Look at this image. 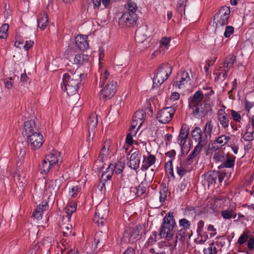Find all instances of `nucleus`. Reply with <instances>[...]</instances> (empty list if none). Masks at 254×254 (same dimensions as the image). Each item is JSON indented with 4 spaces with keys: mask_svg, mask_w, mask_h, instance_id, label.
<instances>
[{
    "mask_svg": "<svg viewBox=\"0 0 254 254\" xmlns=\"http://www.w3.org/2000/svg\"><path fill=\"white\" fill-rule=\"evenodd\" d=\"M217 119L222 127L226 129L229 127L230 119L223 109H219L217 113Z\"/></svg>",
    "mask_w": 254,
    "mask_h": 254,
    "instance_id": "a211bd4d",
    "label": "nucleus"
},
{
    "mask_svg": "<svg viewBox=\"0 0 254 254\" xmlns=\"http://www.w3.org/2000/svg\"><path fill=\"white\" fill-rule=\"evenodd\" d=\"M48 23V17L46 13L41 12L37 18V25L41 29L44 30Z\"/></svg>",
    "mask_w": 254,
    "mask_h": 254,
    "instance_id": "7c9ffc66",
    "label": "nucleus"
},
{
    "mask_svg": "<svg viewBox=\"0 0 254 254\" xmlns=\"http://www.w3.org/2000/svg\"><path fill=\"white\" fill-rule=\"evenodd\" d=\"M137 16L136 13H128L124 11L119 19V25L122 28L130 27L136 23Z\"/></svg>",
    "mask_w": 254,
    "mask_h": 254,
    "instance_id": "9b49d317",
    "label": "nucleus"
},
{
    "mask_svg": "<svg viewBox=\"0 0 254 254\" xmlns=\"http://www.w3.org/2000/svg\"><path fill=\"white\" fill-rule=\"evenodd\" d=\"M81 188L79 186H72L69 190V194L72 197H75L77 196L78 193L80 191Z\"/></svg>",
    "mask_w": 254,
    "mask_h": 254,
    "instance_id": "5fc2aeb1",
    "label": "nucleus"
},
{
    "mask_svg": "<svg viewBox=\"0 0 254 254\" xmlns=\"http://www.w3.org/2000/svg\"><path fill=\"white\" fill-rule=\"evenodd\" d=\"M232 210H224L221 212V215L225 219H230L232 218Z\"/></svg>",
    "mask_w": 254,
    "mask_h": 254,
    "instance_id": "052dcab7",
    "label": "nucleus"
},
{
    "mask_svg": "<svg viewBox=\"0 0 254 254\" xmlns=\"http://www.w3.org/2000/svg\"><path fill=\"white\" fill-rule=\"evenodd\" d=\"M157 233L156 231H153L151 235L147 240L146 244L148 246L154 245L157 240Z\"/></svg>",
    "mask_w": 254,
    "mask_h": 254,
    "instance_id": "864d4df0",
    "label": "nucleus"
},
{
    "mask_svg": "<svg viewBox=\"0 0 254 254\" xmlns=\"http://www.w3.org/2000/svg\"><path fill=\"white\" fill-rule=\"evenodd\" d=\"M87 37L86 35H79L75 38V44L76 47L81 51L86 50L88 48Z\"/></svg>",
    "mask_w": 254,
    "mask_h": 254,
    "instance_id": "4be33fe9",
    "label": "nucleus"
},
{
    "mask_svg": "<svg viewBox=\"0 0 254 254\" xmlns=\"http://www.w3.org/2000/svg\"><path fill=\"white\" fill-rule=\"evenodd\" d=\"M82 76L85 77V75L77 70L74 73H65L63 75V82L61 84L62 90L66 91L69 96L76 94Z\"/></svg>",
    "mask_w": 254,
    "mask_h": 254,
    "instance_id": "f03ea898",
    "label": "nucleus"
},
{
    "mask_svg": "<svg viewBox=\"0 0 254 254\" xmlns=\"http://www.w3.org/2000/svg\"><path fill=\"white\" fill-rule=\"evenodd\" d=\"M234 28L232 26H227L225 27L224 36L225 38H229L234 33Z\"/></svg>",
    "mask_w": 254,
    "mask_h": 254,
    "instance_id": "13d9d810",
    "label": "nucleus"
},
{
    "mask_svg": "<svg viewBox=\"0 0 254 254\" xmlns=\"http://www.w3.org/2000/svg\"><path fill=\"white\" fill-rule=\"evenodd\" d=\"M248 247L250 250L254 249V237H252L248 240Z\"/></svg>",
    "mask_w": 254,
    "mask_h": 254,
    "instance_id": "774afa93",
    "label": "nucleus"
},
{
    "mask_svg": "<svg viewBox=\"0 0 254 254\" xmlns=\"http://www.w3.org/2000/svg\"><path fill=\"white\" fill-rule=\"evenodd\" d=\"M213 127V123L212 121H208L206 123L203 130V133L204 135H206L207 139L208 136L209 137H211Z\"/></svg>",
    "mask_w": 254,
    "mask_h": 254,
    "instance_id": "ea45409f",
    "label": "nucleus"
},
{
    "mask_svg": "<svg viewBox=\"0 0 254 254\" xmlns=\"http://www.w3.org/2000/svg\"><path fill=\"white\" fill-rule=\"evenodd\" d=\"M226 156L223 151H218L215 152L213 155V158L215 162H223Z\"/></svg>",
    "mask_w": 254,
    "mask_h": 254,
    "instance_id": "de8ad7c7",
    "label": "nucleus"
},
{
    "mask_svg": "<svg viewBox=\"0 0 254 254\" xmlns=\"http://www.w3.org/2000/svg\"><path fill=\"white\" fill-rule=\"evenodd\" d=\"M188 5V0H179L177 4L178 11L186 16V8Z\"/></svg>",
    "mask_w": 254,
    "mask_h": 254,
    "instance_id": "e433bc0d",
    "label": "nucleus"
},
{
    "mask_svg": "<svg viewBox=\"0 0 254 254\" xmlns=\"http://www.w3.org/2000/svg\"><path fill=\"white\" fill-rule=\"evenodd\" d=\"M146 192V188L142 185H139L136 189V194L140 196Z\"/></svg>",
    "mask_w": 254,
    "mask_h": 254,
    "instance_id": "0e129e2a",
    "label": "nucleus"
},
{
    "mask_svg": "<svg viewBox=\"0 0 254 254\" xmlns=\"http://www.w3.org/2000/svg\"><path fill=\"white\" fill-rule=\"evenodd\" d=\"M175 112L172 107L163 108L158 112L156 118L160 123L167 124L172 120Z\"/></svg>",
    "mask_w": 254,
    "mask_h": 254,
    "instance_id": "1a4fd4ad",
    "label": "nucleus"
},
{
    "mask_svg": "<svg viewBox=\"0 0 254 254\" xmlns=\"http://www.w3.org/2000/svg\"><path fill=\"white\" fill-rule=\"evenodd\" d=\"M203 254H216L218 252L217 248L214 245V242H211L209 244L208 248L203 249Z\"/></svg>",
    "mask_w": 254,
    "mask_h": 254,
    "instance_id": "49530a36",
    "label": "nucleus"
},
{
    "mask_svg": "<svg viewBox=\"0 0 254 254\" xmlns=\"http://www.w3.org/2000/svg\"><path fill=\"white\" fill-rule=\"evenodd\" d=\"M190 80V78L188 72L186 71H180L177 74L176 81L173 86L181 89L185 87V85Z\"/></svg>",
    "mask_w": 254,
    "mask_h": 254,
    "instance_id": "ddd939ff",
    "label": "nucleus"
},
{
    "mask_svg": "<svg viewBox=\"0 0 254 254\" xmlns=\"http://www.w3.org/2000/svg\"><path fill=\"white\" fill-rule=\"evenodd\" d=\"M203 98L202 92L197 91L188 99L189 108L191 114L196 118L202 119L211 112L210 104L203 101Z\"/></svg>",
    "mask_w": 254,
    "mask_h": 254,
    "instance_id": "f257e3e1",
    "label": "nucleus"
},
{
    "mask_svg": "<svg viewBox=\"0 0 254 254\" xmlns=\"http://www.w3.org/2000/svg\"><path fill=\"white\" fill-rule=\"evenodd\" d=\"M248 237V235L245 233H244L239 237L238 240V243L241 245L244 244L247 241Z\"/></svg>",
    "mask_w": 254,
    "mask_h": 254,
    "instance_id": "680f3d73",
    "label": "nucleus"
},
{
    "mask_svg": "<svg viewBox=\"0 0 254 254\" xmlns=\"http://www.w3.org/2000/svg\"><path fill=\"white\" fill-rule=\"evenodd\" d=\"M155 161L156 158L153 155H149L147 159H146L145 156L144 155L141 169L142 171L147 170L151 166L155 163Z\"/></svg>",
    "mask_w": 254,
    "mask_h": 254,
    "instance_id": "c85d7f7f",
    "label": "nucleus"
},
{
    "mask_svg": "<svg viewBox=\"0 0 254 254\" xmlns=\"http://www.w3.org/2000/svg\"><path fill=\"white\" fill-rule=\"evenodd\" d=\"M76 205L73 203L69 204L65 208V212L67 214V217L69 218L72 214L76 210Z\"/></svg>",
    "mask_w": 254,
    "mask_h": 254,
    "instance_id": "3c124183",
    "label": "nucleus"
},
{
    "mask_svg": "<svg viewBox=\"0 0 254 254\" xmlns=\"http://www.w3.org/2000/svg\"><path fill=\"white\" fill-rule=\"evenodd\" d=\"M130 152L132 153L127 162V166L132 169L136 170L139 167L141 154L137 149H131Z\"/></svg>",
    "mask_w": 254,
    "mask_h": 254,
    "instance_id": "f8f14e48",
    "label": "nucleus"
},
{
    "mask_svg": "<svg viewBox=\"0 0 254 254\" xmlns=\"http://www.w3.org/2000/svg\"><path fill=\"white\" fill-rule=\"evenodd\" d=\"M217 210V205L212 203L207 204L206 206L204 207L203 208V212L210 214L216 213Z\"/></svg>",
    "mask_w": 254,
    "mask_h": 254,
    "instance_id": "37998d69",
    "label": "nucleus"
},
{
    "mask_svg": "<svg viewBox=\"0 0 254 254\" xmlns=\"http://www.w3.org/2000/svg\"><path fill=\"white\" fill-rule=\"evenodd\" d=\"M54 167L50 162L46 160L45 157L42 161V163L39 165V170L42 174L46 175Z\"/></svg>",
    "mask_w": 254,
    "mask_h": 254,
    "instance_id": "f704fd0d",
    "label": "nucleus"
},
{
    "mask_svg": "<svg viewBox=\"0 0 254 254\" xmlns=\"http://www.w3.org/2000/svg\"><path fill=\"white\" fill-rule=\"evenodd\" d=\"M179 227L181 229L178 231L176 237L175 244H176L179 239V235L182 238L188 237L190 238L192 234L190 230V222L186 218H182L179 221Z\"/></svg>",
    "mask_w": 254,
    "mask_h": 254,
    "instance_id": "0eeeda50",
    "label": "nucleus"
},
{
    "mask_svg": "<svg viewBox=\"0 0 254 254\" xmlns=\"http://www.w3.org/2000/svg\"><path fill=\"white\" fill-rule=\"evenodd\" d=\"M236 61V58L234 55H229L225 58L222 66L230 70L233 67Z\"/></svg>",
    "mask_w": 254,
    "mask_h": 254,
    "instance_id": "473e14b6",
    "label": "nucleus"
},
{
    "mask_svg": "<svg viewBox=\"0 0 254 254\" xmlns=\"http://www.w3.org/2000/svg\"><path fill=\"white\" fill-rule=\"evenodd\" d=\"M110 140H107L104 142L98 156V160L99 162L103 163L107 159V156L109 154V151L110 147Z\"/></svg>",
    "mask_w": 254,
    "mask_h": 254,
    "instance_id": "b1692460",
    "label": "nucleus"
},
{
    "mask_svg": "<svg viewBox=\"0 0 254 254\" xmlns=\"http://www.w3.org/2000/svg\"><path fill=\"white\" fill-rule=\"evenodd\" d=\"M165 170L167 173L170 174L172 177L174 178L175 175L173 171V163L172 160H169L165 166Z\"/></svg>",
    "mask_w": 254,
    "mask_h": 254,
    "instance_id": "09e8293b",
    "label": "nucleus"
},
{
    "mask_svg": "<svg viewBox=\"0 0 254 254\" xmlns=\"http://www.w3.org/2000/svg\"><path fill=\"white\" fill-rule=\"evenodd\" d=\"M98 124L97 116L95 114H91L87 120V127L88 129V136L87 141L91 142L94 137L95 132L96 130V127Z\"/></svg>",
    "mask_w": 254,
    "mask_h": 254,
    "instance_id": "9d476101",
    "label": "nucleus"
},
{
    "mask_svg": "<svg viewBox=\"0 0 254 254\" xmlns=\"http://www.w3.org/2000/svg\"><path fill=\"white\" fill-rule=\"evenodd\" d=\"M243 138L246 141H252L254 140V134L252 130L250 129V127L248 125L246 131L243 135Z\"/></svg>",
    "mask_w": 254,
    "mask_h": 254,
    "instance_id": "a18cd8bd",
    "label": "nucleus"
},
{
    "mask_svg": "<svg viewBox=\"0 0 254 254\" xmlns=\"http://www.w3.org/2000/svg\"><path fill=\"white\" fill-rule=\"evenodd\" d=\"M110 170H107L106 172H104L102 175L100 182L99 184L98 187H101L100 190H102L103 188L105 189L106 184L110 180L112 176V172H109Z\"/></svg>",
    "mask_w": 254,
    "mask_h": 254,
    "instance_id": "c756f323",
    "label": "nucleus"
},
{
    "mask_svg": "<svg viewBox=\"0 0 254 254\" xmlns=\"http://www.w3.org/2000/svg\"><path fill=\"white\" fill-rule=\"evenodd\" d=\"M117 88V82L109 79L105 87L99 92L100 99L106 101L112 98L116 94Z\"/></svg>",
    "mask_w": 254,
    "mask_h": 254,
    "instance_id": "39448f33",
    "label": "nucleus"
},
{
    "mask_svg": "<svg viewBox=\"0 0 254 254\" xmlns=\"http://www.w3.org/2000/svg\"><path fill=\"white\" fill-rule=\"evenodd\" d=\"M245 109L248 116L252 115L254 114V103L246 100L244 101Z\"/></svg>",
    "mask_w": 254,
    "mask_h": 254,
    "instance_id": "a19ab883",
    "label": "nucleus"
},
{
    "mask_svg": "<svg viewBox=\"0 0 254 254\" xmlns=\"http://www.w3.org/2000/svg\"><path fill=\"white\" fill-rule=\"evenodd\" d=\"M230 8L224 6L215 14L214 16V22L216 23V27L218 26L227 25L230 16Z\"/></svg>",
    "mask_w": 254,
    "mask_h": 254,
    "instance_id": "423d86ee",
    "label": "nucleus"
},
{
    "mask_svg": "<svg viewBox=\"0 0 254 254\" xmlns=\"http://www.w3.org/2000/svg\"><path fill=\"white\" fill-rule=\"evenodd\" d=\"M189 134V127L186 124L183 125L178 136V143L182 147L184 146L188 139Z\"/></svg>",
    "mask_w": 254,
    "mask_h": 254,
    "instance_id": "412c9836",
    "label": "nucleus"
},
{
    "mask_svg": "<svg viewBox=\"0 0 254 254\" xmlns=\"http://www.w3.org/2000/svg\"><path fill=\"white\" fill-rule=\"evenodd\" d=\"M229 71V70L224 68L223 66L219 67L218 72L219 73V75H221V76L222 81H224L226 78L228 76Z\"/></svg>",
    "mask_w": 254,
    "mask_h": 254,
    "instance_id": "6e6d98bb",
    "label": "nucleus"
},
{
    "mask_svg": "<svg viewBox=\"0 0 254 254\" xmlns=\"http://www.w3.org/2000/svg\"><path fill=\"white\" fill-rule=\"evenodd\" d=\"M89 57L88 55L80 54H76L73 58V64L78 65H81L88 64Z\"/></svg>",
    "mask_w": 254,
    "mask_h": 254,
    "instance_id": "a878e982",
    "label": "nucleus"
},
{
    "mask_svg": "<svg viewBox=\"0 0 254 254\" xmlns=\"http://www.w3.org/2000/svg\"><path fill=\"white\" fill-rule=\"evenodd\" d=\"M45 157L46 160L50 162L53 166H59L62 162L61 153L56 150H53Z\"/></svg>",
    "mask_w": 254,
    "mask_h": 254,
    "instance_id": "dca6fc26",
    "label": "nucleus"
},
{
    "mask_svg": "<svg viewBox=\"0 0 254 254\" xmlns=\"http://www.w3.org/2000/svg\"><path fill=\"white\" fill-rule=\"evenodd\" d=\"M171 41L170 37H163L160 42V50L166 51L168 50L170 46V42Z\"/></svg>",
    "mask_w": 254,
    "mask_h": 254,
    "instance_id": "79ce46f5",
    "label": "nucleus"
},
{
    "mask_svg": "<svg viewBox=\"0 0 254 254\" xmlns=\"http://www.w3.org/2000/svg\"><path fill=\"white\" fill-rule=\"evenodd\" d=\"M125 167V164L121 162H119L117 163L110 164L107 170H111V172H114L117 175L121 174Z\"/></svg>",
    "mask_w": 254,
    "mask_h": 254,
    "instance_id": "2f4dec72",
    "label": "nucleus"
},
{
    "mask_svg": "<svg viewBox=\"0 0 254 254\" xmlns=\"http://www.w3.org/2000/svg\"><path fill=\"white\" fill-rule=\"evenodd\" d=\"M172 72V66L168 63H164L158 68L153 78V86L157 87L161 85Z\"/></svg>",
    "mask_w": 254,
    "mask_h": 254,
    "instance_id": "7ed1b4c3",
    "label": "nucleus"
},
{
    "mask_svg": "<svg viewBox=\"0 0 254 254\" xmlns=\"http://www.w3.org/2000/svg\"><path fill=\"white\" fill-rule=\"evenodd\" d=\"M51 242V239L47 238L44 239L40 244H42L43 247H45L48 250H49L52 246Z\"/></svg>",
    "mask_w": 254,
    "mask_h": 254,
    "instance_id": "e2e57ef3",
    "label": "nucleus"
},
{
    "mask_svg": "<svg viewBox=\"0 0 254 254\" xmlns=\"http://www.w3.org/2000/svg\"><path fill=\"white\" fill-rule=\"evenodd\" d=\"M174 228L161 226L159 229V236L161 239L170 241L174 237Z\"/></svg>",
    "mask_w": 254,
    "mask_h": 254,
    "instance_id": "aec40b11",
    "label": "nucleus"
},
{
    "mask_svg": "<svg viewBox=\"0 0 254 254\" xmlns=\"http://www.w3.org/2000/svg\"><path fill=\"white\" fill-rule=\"evenodd\" d=\"M141 230V226H136L132 229L129 236V241L130 243H134L140 239V231Z\"/></svg>",
    "mask_w": 254,
    "mask_h": 254,
    "instance_id": "72a5a7b5",
    "label": "nucleus"
},
{
    "mask_svg": "<svg viewBox=\"0 0 254 254\" xmlns=\"http://www.w3.org/2000/svg\"><path fill=\"white\" fill-rule=\"evenodd\" d=\"M191 135L192 138L195 141L198 142L197 145H200L201 146H203L207 141L206 135H204L200 128L198 127H195L192 130Z\"/></svg>",
    "mask_w": 254,
    "mask_h": 254,
    "instance_id": "4468645a",
    "label": "nucleus"
},
{
    "mask_svg": "<svg viewBox=\"0 0 254 254\" xmlns=\"http://www.w3.org/2000/svg\"><path fill=\"white\" fill-rule=\"evenodd\" d=\"M168 189L166 188L162 189L160 191L159 200L160 202H163L167 196Z\"/></svg>",
    "mask_w": 254,
    "mask_h": 254,
    "instance_id": "bf43d9fd",
    "label": "nucleus"
},
{
    "mask_svg": "<svg viewBox=\"0 0 254 254\" xmlns=\"http://www.w3.org/2000/svg\"><path fill=\"white\" fill-rule=\"evenodd\" d=\"M9 28V25L7 24H3L0 28V38L5 39L7 37V32Z\"/></svg>",
    "mask_w": 254,
    "mask_h": 254,
    "instance_id": "603ef678",
    "label": "nucleus"
},
{
    "mask_svg": "<svg viewBox=\"0 0 254 254\" xmlns=\"http://www.w3.org/2000/svg\"><path fill=\"white\" fill-rule=\"evenodd\" d=\"M176 169L177 174L181 178L184 177L187 172V170L182 166V163L176 167Z\"/></svg>",
    "mask_w": 254,
    "mask_h": 254,
    "instance_id": "4d7b16f0",
    "label": "nucleus"
},
{
    "mask_svg": "<svg viewBox=\"0 0 254 254\" xmlns=\"http://www.w3.org/2000/svg\"><path fill=\"white\" fill-rule=\"evenodd\" d=\"M230 139V137L225 135H222L216 138L215 141L223 146L226 144L228 141Z\"/></svg>",
    "mask_w": 254,
    "mask_h": 254,
    "instance_id": "8fccbe9b",
    "label": "nucleus"
},
{
    "mask_svg": "<svg viewBox=\"0 0 254 254\" xmlns=\"http://www.w3.org/2000/svg\"><path fill=\"white\" fill-rule=\"evenodd\" d=\"M203 146L197 145L194 147L192 151L188 155L186 161V165H190L194 162H197L198 159V155Z\"/></svg>",
    "mask_w": 254,
    "mask_h": 254,
    "instance_id": "6ab92c4d",
    "label": "nucleus"
},
{
    "mask_svg": "<svg viewBox=\"0 0 254 254\" xmlns=\"http://www.w3.org/2000/svg\"><path fill=\"white\" fill-rule=\"evenodd\" d=\"M39 131V128L34 120H30L26 122L24 121L23 133L26 136Z\"/></svg>",
    "mask_w": 254,
    "mask_h": 254,
    "instance_id": "2eb2a0df",
    "label": "nucleus"
},
{
    "mask_svg": "<svg viewBox=\"0 0 254 254\" xmlns=\"http://www.w3.org/2000/svg\"><path fill=\"white\" fill-rule=\"evenodd\" d=\"M227 112L230 113L232 118L235 122L239 123H241L242 120V117L240 114V112L231 109H228Z\"/></svg>",
    "mask_w": 254,
    "mask_h": 254,
    "instance_id": "c03bdc74",
    "label": "nucleus"
},
{
    "mask_svg": "<svg viewBox=\"0 0 254 254\" xmlns=\"http://www.w3.org/2000/svg\"><path fill=\"white\" fill-rule=\"evenodd\" d=\"M131 134H135V133L133 132L132 131H130V133H128L126 137V142L129 145H132L133 144V139Z\"/></svg>",
    "mask_w": 254,
    "mask_h": 254,
    "instance_id": "69168bd1",
    "label": "nucleus"
},
{
    "mask_svg": "<svg viewBox=\"0 0 254 254\" xmlns=\"http://www.w3.org/2000/svg\"><path fill=\"white\" fill-rule=\"evenodd\" d=\"M218 177V173L216 171H209L204 175V183L207 184L208 187L215 184Z\"/></svg>",
    "mask_w": 254,
    "mask_h": 254,
    "instance_id": "393cba45",
    "label": "nucleus"
},
{
    "mask_svg": "<svg viewBox=\"0 0 254 254\" xmlns=\"http://www.w3.org/2000/svg\"><path fill=\"white\" fill-rule=\"evenodd\" d=\"M148 27L146 25H142L136 30L135 39L138 43H142L148 35L147 34Z\"/></svg>",
    "mask_w": 254,
    "mask_h": 254,
    "instance_id": "f3484780",
    "label": "nucleus"
},
{
    "mask_svg": "<svg viewBox=\"0 0 254 254\" xmlns=\"http://www.w3.org/2000/svg\"><path fill=\"white\" fill-rule=\"evenodd\" d=\"M108 206L104 203H100L96 208L93 221L98 226H104L109 214Z\"/></svg>",
    "mask_w": 254,
    "mask_h": 254,
    "instance_id": "20e7f679",
    "label": "nucleus"
},
{
    "mask_svg": "<svg viewBox=\"0 0 254 254\" xmlns=\"http://www.w3.org/2000/svg\"><path fill=\"white\" fill-rule=\"evenodd\" d=\"M48 208L47 202H42V204L39 205L34 209L32 216L36 219H41L42 217L43 213Z\"/></svg>",
    "mask_w": 254,
    "mask_h": 254,
    "instance_id": "cd10ccee",
    "label": "nucleus"
},
{
    "mask_svg": "<svg viewBox=\"0 0 254 254\" xmlns=\"http://www.w3.org/2000/svg\"><path fill=\"white\" fill-rule=\"evenodd\" d=\"M26 137L28 145L32 150H35L40 148L44 143L43 136L40 131Z\"/></svg>",
    "mask_w": 254,
    "mask_h": 254,
    "instance_id": "6e6552de",
    "label": "nucleus"
},
{
    "mask_svg": "<svg viewBox=\"0 0 254 254\" xmlns=\"http://www.w3.org/2000/svg\"><path fill=\"white\" fill-rule=\"evenodd\" d=\"M125 12L128 13H136L137 9V4L131 0H128L125 5Z\"/></svg>",
    "mask_w": 254,
    "mask_h": 254,
    "instance_id": "c9c22d12",
    "label": "nucleus"
},
{
    "mask_svg": "<svg viewBox=\"0 0 254 254\" xmlns=\"http://www.w3.org/2000/svg\"><path fill=\"white\" fill-rule=\"evenodd\" d=\"M109 75V73L107 70H105L103 73H100L99 79H97L96 80V84H98L99 87L100 88L103 86L108 79Z\"/></svg>",
    "mask_w": 254,
    "mask_h": 254,
    "instance_id": "58836bf2",
    "label": "nucleus"
},
{
    "mask_svg": "<svg viewBox=\"0 0 254 254\" xmlns=\"http://www.w3.org/2000/svg\"><path fill=\"white\" fill-rule=\"evenodd\" d=\"M146 113L145 111L143 110H138L136 111L133 116V119L136 121L139 122V126L138 128L140 127L142 124L143 123V120L144 119Z\"/></svg>",
    "mask_w": 254,
    "mask_h": 254,
    "instance_id": "4c0bfd02",
    "label": "nucleus"
},
{
    "mask_svg": "<svg viewBox=\"0 0 254 254\" xmlns=\"http://www.w3.org/2000/svg\"><path fill=\"white\" fill-rule=\"evenodd\" d=\"M176 154V152L175 150H172L165 153V155L171 158V160L174 159Z\"/></svg>",
    "mask_w": 254,
    "mask_h": 254,
    "instance_id": "338daca9",
    "label": "nucleus"
},
{
    "mask_svg": "<svg viewBox=\"0 0 254 254\" xmlns=\"http://www.w3.org/2000/svg\"><path fill=\"white\" fill-rule=\"evenodd\" d=\"M161 226L175 228L176 223L172 213L169 212L165 215Z\"/></svg>",
    "mask_w": 254,
    "mask_h": 254,
    "instance_id": "5701e85b",
    "label": "nucleus"
},
{
    "mask_svg": "<svg viewBox=\"0 0 254 254\" xmlns=\"http://www.w3.org/2000/svg\"><path fill=\"white\" fill-rule=\"evenodd\" d=\"M236 157L227 154L224 158V160L223 161L221 165L220 166L221 168H233L235 165Z\"/></svg>",
    "mask_w": 254,
    "mask_h": 254,
    "instance_id": "bb28decb",
    "label": "nucleus"
}]
</instances>
